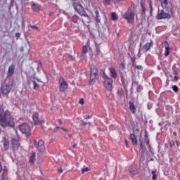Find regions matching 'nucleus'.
Returning a JSON list of instances; mask_svg holds the SVG:
<instances>
[{
    "label": "nucleus",
    "instance_id": "obj_62",
    "mask_svg": "<svg viewBox=\"0 0 180 180\" xmlns=\"http://www.w3.org/2000/svg\"><path fill=\"white\" fill-rule=\"evenodd\" d=\"M118 94H120V95H122V93H120V92H118Z\"/></svg>",
    "mask_w": 180,
    "mask_h": 180
},
{
    "label": "nucleus",
    "instance_id": "obj_14",
    "mask_svg": "<svg viewBox=\"0 0 180 180\" xmlns=\"http://www.w3.org/2000/svg\"><path fill=\"white\" fill-rule=\"evenodd\" d=\"M11 89H12V86L11 85L6 84L1 86V92L4 95L9 94V92H11Z\"/></svg>",
    "mask_w": 180,
    "mask_h": 180
},
{
    "label": "nucleus",
    "instance_id": "obj_58",
    "mask_svg": "<svg viewBox=\"0 0 180 180\" xmlns=\"http://www.w3.org/2000/svg\"><path fill=\"white\" fill-rule=\"evenodd\" d=\"M148 109H151V108H153V106H151V105H148Z\"/></svg>",
    "mask_w": 180,
    "mask_h": 180
},
{
    "label": "nucleus",
    "instance_id": "obj_16",
    "mask_svg": "<svg viewBox=\"0 0 180 180\" xmlns=\"http://www.w3.org/2000/svg\"><path fill=\"white\" fill-rule=\"evenodd\" d=\"M1 143L3 144L4 149L6 151V150L9 148V141L7 140L6 138H3Z\"/></svg>",
    "mask_w": 180,
    "mask_h": 180
},
{
    "label": "nucleus",
    "instance_id": "obj_54",
    "mask_svg": "<svg viewBox=\"0 0 180 180\" xmlns=\"http://www.w3.org/2000/svg\"><path fill=\"white\" fill-rule=\"evenodd\" d=\"M107 4H110V0H105Z\"/></svg>",
    "mask_w": 180,
    "mask_h": 180
},
{
    "label": "nucleus",
    "instance_id": "obj_31",
    "mask_svg": "<svg viewBox=\"0 0 180 180\" xmlns=\"http://www.w3.org/2000/svg\"><path fill=\"white\" fill-rule=\"evenodd\" d=\"M6 175H8V172L6 170H4L2 174V180H5Z\"/></svg>",
    "mask_w": 180,
    "mask_h": 180
},
{
    "label": "nucleus",
    "instance_id": "obj_32",
    "mask_svg": "<svg viewBox=\"0 0 180 180\" xmlns=\"http://www.w3.org/2000/svg\"><path fill=\"white\" fill-rule=\"evenodd\" d=\"M140 148H141V151L142 153H143V151H144V146H143V142L141 141H140Z\"/></svg>",
    "mask_w": 180,
    "mask_h": 180
},
{
    "label": "nucleus",
    "instance_id": "obj_61",
    "mask_svg": "<svg viewBox=\"0 0 180 180\" xmlns=\"http://www.w3.org/2000/svg\"><path fill=\"white\" fill-rule=\"evenodd\" d=\"M150 161H154V158H150Z\"/></svg>",
    "mask_w": 180,
    "mask_h": 180
},
{
    "label": "nucleus",
    "instance_id": "obj_33",
    "mask_svg": "<svg viewBox=\"0 0 180 180\" xmlns=\"http://www.w3.org/2000/svg\"><path fill=\"white\" fill-rule=\"evenodd\" d=\"M172 89L174 91V92H178L179 89L176 86H173Z\"/></svg>",
    "mask_w": 180,
    "mask_h": 180
},
{
    "label": "nucleus",
    "instance_id": "obj_23",
    "mask_svg": "<svg viewBox=\"0 0 180 180\" xmlns=\"http://www.w3.org/2000/svg\"><path fill=\"white\" fill-rule=\"evenodd\" d=\"M32 9L35 12H39V11H40V6H39V5L37 4H32Z\"/></svg>",
    "mask_w": 180,
    "mask_h": 180
},
{
    "label": "nucleus",
    "instance_id": "obj_17",
    "mask_svg": "<svg viewBox=\"0 0 180 180\" xmlns=\"http://www.w3.org/2000/svg\"><path fill=\"white\" fill-rule=\"evenodd\" d=\"M129 172L131 175H137V174H139V169H137V166H133L130 167Z\"/></svg>",
    "mask_w": 180,
    "mask_h": 180
},
{
    "label": "nucleus",
    "instance_id": "obj_55",
    "mask_svg": "<svg viewBox=\"0 0 180 180\" xmlns=\"http://www.w3.org/2000/svg\"><path fill=\"white\" fill-rule=\"evenodd\" d=\"M125 145L127 146H127H129L127 140H125Z\"/></svg>",
    "mask_w": 180,
    "mask_h": 180
},
{
    "label": "nucleus",
    "instance_id": "obj_7",
    "mask_svg": "<svg viewBox=\"0 0 180 180\" xmlns=\"http://www.w3.org/2000/svg\"><path fill=\"white\" fill-rule=\"evenodd\" d=\"M99 78V75H98V70L96 67H93L91 68V74H90V82H95L96 79Z\"/></svg>",
    "mask_w": 180,
    "mask_h": 180
},
{
    "label": "nucleus",
    "instance_id": "obj_40",
    "mask_svg": "<svg viewBox=\"0 0 180 180\" xmlns=\"http://www.w3.org/2000/svg\"><path fill=\"white\" fill-rule=\"evenodd\" d=\"M42 81L44 82H46L47 81V75H44V78H42Z\"/></svg>",
    "mask_w": 180,
    "mask_h": 180
},
{
    "label": "nucleus",
    "instance_id": "obj_35",
    "mask_svg": "<svg viewBox=\"0 0 180 180\" xmlns=\"http://www.w3.org/2000/svg\"><path fill=\"white\" fill-rule=\"evenodd\" d=\"M79 103H80V105H84L85 103V102L84 101V98H80Z\"/></svg>",
    "mask_w": 180,
    "mask_h": 180
},
{
    "label": "nucleus",
    "instance_id": "obj_25",
    "mask_svg": "<svg viewBox=\"0 0 180 180\" xmlns=\"http://www.w3.org/2000/svg\"><path fill=\"white\" fill-rule=\"evenodd\" d=\"M111 18H112V20H114V22L117 20V19H119V18L117 17V14H116V13H112Z\"/></svg>",
    "mask_w": 180,
    "mask_h": 180
},
{
    "label": "nucleus",
    "instance_id": "obj_12",
    "mask_svg": "<svg viewBox=\"0 0 180 180\" xmlns=\"http://www.w3.org/2000/svg\"><path fill=\"white\" fill-rule=\"evenodd\" d=\"M11 144L13 146V150L14 151H18V150L20 147V144L19 143L18 140L15 139L13 136L11 137Z\"/></svg>",
    "mask_w": 180,
    "mask_h": 180
},
{
    "label": "nucleus",
    "instance_id": "obj_46",
    "mask_svg": "<svg viewBox=\"0 0 180 180\" xmlns=\"http://www.w3.org/2000/svg\"><path fill=\"white\" fill-rule=\"evenodd\" d=\"M32 29H35L36 30H39V27L37 26H32Z\"/></svg>",
    "mask_w": 180,
    "mask_h": 180
},
{
    "label": "nucleus",
    "instance_id": "obj_64",
    "mask_svg": "<svg viewBox=\"0 0 180 180\" xmlns=\"http://www.w3.org/2000/svg\"><path fill=\"white\" fill-rule=\"evenodd\" d=\"M42 129H44V126H42Z\"/></svg>",
    "mask_w": 180,
    "mask_h": 180
},
{
    "label": "nucleus",
    "instance_id": "obj_29",
    "mask_svg": "<svg viewBox=\"0 0 180 180\" xmlns=\"http://www.w3.org/2000/svg\"><path fill=\"white\" fill-rule=\"evenodd\" d=\"M152 179L157 180V173L155 172V171H152Z\"/></svg>",
    "mask_w": 180,
    "mask_h": 180
},
{
    "label": "nucleus",
    "instance_id": "obj_11",
    "mask_svg": "<svg viewBox=\"0 0 180 180\" xmlns=\"http://www.w3.org/2000/svg\"><path fill=\"white\" fill-rule=\"evenodd\" d=\"M32 119H33L34 124H43L44 123V121L40 120V118L39 117L38 112H34L32 115Z\"/></svg>",
    "mask_w": 180,
    "mask_h": 180
},
{
    "label": "nucleus",
    "instance_id": "obj_41",
    "mask_svg": "<svg viewBox=\"0 0 180 180\" xmlns=\"http://www.w3.org/2000/svg\"><path fill=\"white\" fill-rule=\"evenodd\" d=\"M149 6L150 8V12H153V4H151V1L149 2Z\"/></svg>",
    "mask_w": 180,
    "mask_h": 180
},
{
    "label": "nucleus",
    "instance_id": "obj_45",
    "mask_svg": "<svg viewBox=\"0 0 180 180\" xmlns=\"http://www.w3.org/2000/svg\"><path fill=\"white\" fill-rule=\"evenodd\" d=\"M176 144L177 147H179L180 146L179 141H176Z\"/></svg>",
    "mask_w": 180,
    "mask_h": 180
},
{
    "label": "nucleus",
    "instance_id": "obj_21",
    "mask_svg": "<svg viewBox=\"0 0 180 180\" xmlns=\"http://www.w3.org/2000/svg\"><path fill=\"white\" fill-rule=\"evenodd\" d=\"M129 110L132 113H136V107L134 103L131 101H129Z\"/></svg>",
    "mask_w": 180,
    "mask_h": 180
},
{
    "label": "nucleus",
    "instance_id": "obj_53",
    "mask_svg": "<svg viewBox=\"0 0 180 180\" xmlns=\"http://www.w3.org/2000/svg\"><path fill=\"white\" fill-rule=\"evenodd\" d=\"M15 36H16V37H20V33H17V34H15Z\"/></svg>",
    "mask_w": 180,
    "mask_h": 180
},
{
    "label": "nucleus",
    "instance_id": "obj_30",
    "mask_svg": "<svg viewBox=\"0 0 180 180\" xmlns=\"http://www.w3.org/2000/svg\"><path fill=\"white\" fill-rule=\"evenodd\" d=\"M164 45L165 50H169V44H168V41H165Z\"/></svg>",
    "mask_w": 180,
    "mask_h": 180
},
{
    "label": "nucleus",
    "instance_id": "obj_24",
    "mask_svg": "<svg viewBox=\"0 0 180 180\" xmlns=\"http://www.w3.org/2000/svg\"><path fill=\"white\" fill-rule=\"evenodd\" d=\"M95 14H96V20L98 23L101 22V19H99V11L98 10H95Z\"/></svg>",
    "mask_w": 180,
    "mask_h": 180
},
{
    "label": "nucleus",
    "instance_id": "obj_22",
    "mask_svg": "<svg viewBox=\"0 0 180 180\" xmlns=\"http://www.w3.org/2000/svg\"><path fill=\"white\" fill-rule=\"evenodd\" d=\"M130 139L132 141V143L134 144L135 146H137V139H136V135L131 134L130 135Z\"/></svg>",
    "mask_w": 180,
    "mask_h": 180
},
{
    "label": "nucleus",
    "instance_id": "obj_63",
    "mask_svg": "<svg viewBox=\"0 0 180 180\" xmlns=\"http://www.w3.org/2000/svg\"><path fill=\"white\" fill-rule=\"evenodd\" d=\"M160 1H161V2H162L164 0H160Z\"/></svg>",
    "mask_w": 180,
    "mask_h": 180
},
{
    "label": "nucleus",
    "instance_id": "obj_43",
    "mask_svg": "<svg viewBox=\"0 0 180 180\" xmlns=\"http://www.w3.org/2000/svg\"><path fill=\"white\" fill-rule=\"evenodd\" d=\"M175 146V143L174 141L170 142V147H174Z\"/></svg>",
    "mask_w": 180,
    "mask_h": 180
},
{
    "label": "nucleus",
    "instance_id": "obj_4",
    "mask_svg": "<svg viewBox=\"0 0 180 180\" xmlns=\"http://www.w3.org/2000/svg\"><path fill=\"white\" fill-rule=\"evenodd\" d=\"M103 77L104 78V86L107 91H112L113 89V79L108 77L105 74V71H103Z\"/></svg>",
    "mask_w": 180,
    "mask_h": 180
},
{
    "label": "nucleus",
    "instance_id": "obj_6",
    "mask_svg": "<svg viewBox=\"0 0 180 180\" xmlns=\"http://www.w3.org/2000/svg\"><path fill=\"white\" fill-rule=\"evenodd\" d=\"M20 130L21 133H23V134H25L27 137H29V136L32 134L30 127L26 123H24L20 126Z\"/></svg>",
    "mask_w": 180,
    "mask_h": 180
},
{
    "label": "nucleus",
    "instance_id": "obj_27",
    "mask_svg": "<svg viewBox=\"0 0 180 180\" xmlns=\"http://www.w3.org/2000/svg\"><path fill=\"white\" fill-rule=\"evenodd\" d=\"M81 171H82V174H85V172H88L91 171V169L88 167H84V168H82L81 169Z\"/></svg>",
    "mask_w": 180,
    "mask_h": 180
},
{
    "label": "nucleus",
    "instance_id": "obj_49",
    "mask_svg": "<svg viewBox=\"0 0 180 180\" xmlns=\"http://www.w3.org/2000/svg\"><path fill=\"white\" fill-rule=\"evenodd\" d=\"M62 168L64 171H67V166L66 167L62 166Z\"/></svg>",
    "mask_w": 180,
    "mask_h": 180
},
{
    "label": "nucleus",
    "instance_id": "obj_57",
    "mask_svg": "<svg viewBox=\"0 0 180 180\" xmlns=\"http://www.w3.org/2000/svg\"><path fill=\"white\" fill-rule=\"evenodd\" d=\"M88 124V122H83V126Z\"/></svg>",
    "mask_w": 180,
    "mask_h": 180
},
{
    "label": "nucleus",
    "instance_id": "obj_13",
    "mask_svg": "<svg viewBox=\"0 0 180 180\" xmlns=\"http://www.w3.org/2000/svg\"><path fill=\"white\" fill-rule=\"evenodd\" d=\"M153 47V43L152 42H148L146 43L143 48L140 50L142 53H147V51H150V49Z\"/></svg>",
    "mask_w": 180,
    "mask_h": 180
},
{
    "label": "nucleus",
    "instance_id": "obj_28",
    "mask_svg": "<svg viewBox=\"0 0 180 180\" xmlns=\"http://www.w3.org/2000/svg\"><path fill=\"white\" fill-rule=\"evenodd\" d=\"M86 53H88V48L86 47V46H84L82 50V56H85Z\"/></svg>",
    "mask_w": 180,
    "mask_h": 180
},
{
    "label": "nucleus",
    "instance_id": "obj_5",
    "mask_svg": "<svg viewBox=\"0 0 180 180\" xmlns=\"http://www.w3.org/2000/svg\"><path fill=\"white\" fill-rule=\"evenodd\" d=\"M73 6L75 9V11L79 13L81 16H85L86 18H89L86 11H84V7L79 3H73Z\"/></svg>",
    "mask_w": 180,
    "mask_h": 180
},
{
    "label": "nucleus",
    "instance_id": "obj_42",
    "mask_svg": "<svg viewBox=\"0 0 180 180\" xmlns=\"http://www.w3.org/2000/svg\"><path fill=\"white\" fill-rule=\"evenodd\" d=\"M60 129V127H56L55 129H54V131H55V133H57V131H58V129Z\"/></svg>",
    "mask_w": 180,
    "mask_h": 180
},
{
    "label": "nucleus",
    "instance_id": "obj_37",
    "mask_svg": "<svg viewBox=\"0 0 180 180\" xmlns=\"http://www.w3.org/2000/svg\"><path fill=\"white\" fill-rule=\"evenodd\" d=\"M141 7H142V12H143V13H146V6H144V4H142Z\"/></svg>",
    "mask_w": 180,
    "mask_h": 180
},
{
    "label": "nucleus",
    "instance_id": "obj_2",
    "mask_svg": "<svg viewBox=\"0 0 180 180\" xmlns=\"http://www.w3.org/2000/svg\"><path fill=\"white\" fill-rule=\"evenodd\" d=\"M27 79L30 86H32L33 89H36V88H39V84L36 82V73L34 72V70L30 69V72H27Z\"/></svg>",
    "mask_w": 180,
    "mask_h": 180
},
{
    "label": "nucleus",
    "instance_id": "obj_36",
    "mask_svg": "<svg viewBox=\"0 0 180 180\" xmlns=\"http://www.w3.org/2000/svg\"><path fill=\"white\" fill-rule=\"evenodd\" d=\"M135 68H136V70H143V66H141V65H136Z\"/></svg>",
    "mask_w": 180,
    "mask_h": 180
},
{
    "label": "nucleus",
    "instance_id": "obj_9",
    "mask_svg": "<svg viewBox=\"0 0 180 180\" xmlns=\"http://www.w3.org/2000/svg\"><path fill=\"white\" fill-rule=\"evenodd\" d=\"M33 144L36 148L39 150V151L43 152L45 150L44 148V142L41 140H39L38 142L36 141H33Z\"/></svg>",
    "mask_w": 180,
    "mask_h": 180
},
{
    "label": "nucleus",
    "instance_id": "obj_18",
    "mask_svg": "<svg viewBox=\"0 0 180 180\" xmlns=\"http://www.w3.org/2000/svg\"><path fill=\"white\" fill-rule=\"evenodd\" d=\"M161 5H162V8H163V9H167V11H168V9H169L168 0H164L163 1H161Z\"/></svg>",
    "mask_w": 180,
    "mask_h": 180
},
{
    "label": "nucleus",
    "instance_id": "obj_56",
    "mask_svg": "<svg viewBox=\"0 0 180 180\" xmlns=\"http://www.w3.org/2000/svg\"><path fill=\"white\" fill-rule=\"evenodd\" d=\"M72 147H73V148H75L77 147V144H75V143L73 144Z\"/></svg>",
    "mask_w": 180,
    "mask_h": 180
},
{
    "label": "nucleus",
    "instance_id": "obj_60",
    "mask_svg": "<svg viewBox=\"0 0 180 180\" xmlns=\"http://www.w3.org/2000/svg\"><path fill=\"white\" fill-rule=\"evenodd\" d=\"M68 137H70V139H71V137H72V134L68 135Z\"/></svg>",
    "mask_w": 180,
    "mask_h": 180
},
{
    "label": "nucleus",
    "instance_id": "obj_50",
    "mask_svg": "<svg viewBox=\"0 0 180 180\" xmlns=\"http://www.w3.org/2000/svg\"><path fill=\"white\" fill-rule=\"evenodd\" d=\"M58 122L60 124H63V121H61V120H58Z\"/></svg>",
    "mask_w": 180,
    "mask_h": 180
},
{
    "label": "nucleus",
    "instance_id": "obj_52",
    "mask_svg": "<svg viewBox=\"0 0 180 180\" xmlns=\"http://www.w3.org/2000/svg\"><path fill=\"white\" fill-rule=\"evenodd\" d=\"M2 171V164L0 162V172Z\"/></svg>",
    "mask_w": 180,
    "mask_h": 180
},
{
    "label": "nucleus",
    "instance_id": "obj_48",
    "mask_svg": "<svg viewBox=\"0 0 180 180\" xmlns=\"http://www.w3.org/2000/svg\"><path fill=\"white\" fill-rule=\"evenodd\" d=\"M175 81H178L179 79V77L178 76H174Z\"/></svg>",
    "mask_w": 180,
    "mask_h": 180
},
{
    "label": "nucleus",
    "instance_id": "obj_51",
    "mask_svg": "<svg viewBox=\"0 0 180 180\" xmlns=\"http://www.w3.org/2000/svg\"><path fill=\"white\" fill-rule=\"evenodd\" d=\"M61 129L63 130V131H68V129H65L64 127H61Z\"/></svg>",
    "mask_w": 180,
    "mask_h": 180
},
{
    "label": "nucleus",
    "instance_id": "obj_39",
    "mask_svg": "<svg viewBox=\"0 0 180 180\" xmlns=\"http://www.w3.org/2000/svg\"><path fill=\"white\" fill-rule=\"evenodd\" d=\"M165 56V57H168V56H169V50H166Z\"/></svg>",
    "mask_w": 180,
    "mask_h": 180
},
{
    "label": "nucleus",
    "instance_id": "obj_8",
    "mask_svg": "<svg viewBox=\"0 0 180 180\" xmlns=\"http://www.w3.org/2000/svg\"><path fill=\"white\" fill-rule=\"evenodd\" d=\"M156 19H158V20H160L161 19H171V15L169 13H165L164 10H161L158 12L156 16Z\"/></svg>",
    "mask_w": 180,
    "mask_h": 180
},
{
    "label": "nucleus",
    "instance_id": "obj_59",
    "mask_svg": "<svg viewBox=\"0 0 180 180\" xmlns=\"http://www.w3.org/2000/svg\"><path fill=\"white\" fill-rule=\"evenodd\" d=\"M37 81L38 82H41L40 79H37Z\"/></svg>",
    "mask_w": 180,
    "mask_h": 180
},
{
    "label": "nucleus",
    "instance_id": "obj_10",
    "mask_svg": "<svg viewBox=\"0 0 180 180\" xmlns=\"http://www.w3.org/2000/svg\"><path fill=\"white\" fill-rule=\"evenodd\" d=\"M60 91L64 92L68 88V83L64 80V78H60L59 80Z\"/></svg>",
    "mask_w": 180,
    "mask_h": 180
},
{
    "label": "nucleus",
    "instance_id": "obj_38",
    "mask_svg": "<svg viewBox=\"0 0 180 180\" xmlns=\"http://www.w3.org/2000/svg\"><path fill=\"white\" fill-rule=\"evenodd\" d=\"M145 141L148 146H150V141L148 140V138H146Z\"/></svg>",
    "mask_w": 180,
    "mask_h": 180
},
{
    "label": "nucleus",
    "instance_id": "obj_19",
    "mask_svg": "<svg viewBox=\"0 0 180 180\" xmlns=\"http://www.w3.org/2000/svg\"><path fill=\"white\" fill-rule=\"evenodd\" d=\"M30 162L31 165H33L36 162V153L33 152L30 158Z\"/></svg>",
    "mask_w": 180,
    "mask_h": 180
},
{
    "label": "nucleus",
    "instance_id": "obj_1",
    "mask_svg": "<svg viewBox=\"0 0 180 180\" xmlns=\"http://www.w3.org/2000/svg\"><path fill=\"white\" fill-rule=\"evenodd\" d=\"M0 124L2 127H15V120L12 114L8 110L4 111V108L0 106ZM2 130L0 129V133Z\"/></svg>",
    "mask_w": 180,
    "mask_h": 180
},
{
    "label": "nucleus",
    "instance_id": "obj_34",
    "mask_svg": "<svg viewBox=\"0 0 180 180\" xmlns=\"http://www.w3.org/2000/svg\"><path fill=\"white\" fill-rule=\"evenodd\" d=\"M59 174H63V172H65V170L63 169L62 167L58 170Z\"/></svg>",
    "mask_w": 180,
    "mask_h": 180
},
{
    "label": "nucleus",
    "instance_id": "obj_20",
    "mask_svg": "<svg viewBox=\"0 0 180 180\" xmlns=\"http://www.w3.org/2000/svg\"><path fill=\"white\" fill-rule=\"evenodd\" d=\"M109 71L110 72L112 78H116L117 77V74L116 73V70H115V68H110Z\"/></svg>",
    "mask_w": 180,
    "mask_h": 180
},
{
    "label": "nucleus",
    "instance_id": "obj_3",
    "mask_svg": "<svg viewBox=\"0 0 180 180\" xmlns=\"http://www.w3.org/2000/svg\"><path fill=\"white\" fill-rule=\"evenodd\" d=\"M136 16V10H131L129 9L124 15V19L128 22V23H130L131 25H133V22H134Z\"/></svg>",
    "mask_w": 180,
    "mask_h": 180
},
{
    "label": "nucleus",
    "instance_id": "obj_47",
    "mask_svg": "<svg viewBox=\"0 0 180 180\" xmlns=\"http://www.w3.org/2000/svg\"><path fill=\"white\" fill-rule=\"evenodd\" d=\"M173 74H174V75H178V72H176V70H174V71H173Z\"/></svg>",
    "mask_w": 180,
    "mask_h": 180
},
{
    "label": "nucleus",
    "instance_id": "obj_44",
    "mask_svg": "<svg viewBox=\"0 0 180 180\" xmlns=\"http://www.w3.org/2000/svg\"><path fill=\"white\" fill-rule=\"evenodd\" d=\"M84 119H91V116L89 115H84Z\"/></svg>",
    "mask_w": 180,
    "mask_h": 180
},
{
    "label": "nucleus",
    "instance_id": "obj_26",
    "mask_svg": "<svg viewBox=\"0 0 180 180\" xmlns=\"http://www.w3.org/2000/svg\"><path fill=\"white\" fill-rule=\"evenodd\" d=\"M133 86L136 85V90L139 92V91H140V89H141V86L139 85V83L137 82H133L132 83Z\"/></svg>",
    "mask_w": 180,
    "mask_h": 180
},
{
    "label": "nucleus",
    "instance_id": "obj_15",
    "mask_svg": "<svg viewBox=\"0 0 180 180\" xmlns=\"http://www.w3.org/2000/svg\"><path fill=\"white\" fill-rule=\"evenodd\" d=\"M15 72V65H11L8 68L7 75L8 77H12Z\"/></svg>",
    "mask_w": 180,
    "mask_h": 180
}]
</instances>
